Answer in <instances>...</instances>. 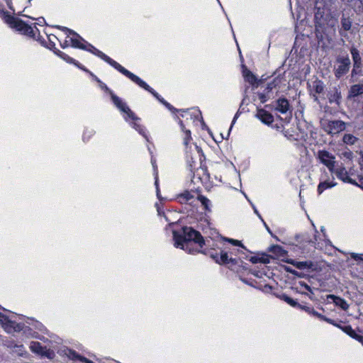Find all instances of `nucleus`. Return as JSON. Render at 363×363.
I'll return each mask as SVG.
<instances>
[{
	"label": "nucleus",
	"mask_w": 363,
	"mask_h": 363,
	"mask_svg": "<svg viewBox=\"0 0 363 363\" xmlns=\"http://www.w3.org/2000/svg\"><path fill=\"white\" fill-rule=\"evenodd\" d=\"M173 235L174 246L188 251L189 253L199 252L198 249H191L192 242L197 244L200 248L204 245V240L201 233L190 227L183 228V235L177 234L176 232H174Z\"/></svg>",
	"instance_id": "nucleus-1"
},
{
	"label": "nucleus",
	"mask_w": 363,
	"mask_h": 363,
	"mask_svg": "<svg viewBox=\"0 0 363 363\" xmlns=\"http://www.w3.org/2000/svg\"><path fill=\"white\" fill-rule=\"evenodd\" d=\"M86 50L91 52L94 55L98 56L101 59L104 60L105 62L108 63L110 65L113 67L115 69H116L118 71H119L123 74H125L128 71L125 68H124L123 66H121L119 63L112 60L111 57L105 55L101 51L99 50L96 48H94L93 45L88 44L86 46Z\"/></svg>",
	"instance_id": "nucleus-2"
},
{
	"label": "nucleus",
	"mask_w": 363,
	"mask_h": 363,
	"mask_svg": "<svg viewBox=\"0 0 363 363\" xmlns=\"http://www.w3.org/2000/svg\"><path fill=\"white\" fill-rule=\"evenodd\" d=\"M316 157L320 163L324 164L328 169L330 172H334L336 158L333 154L328 150H320L317 152Z\"/></svg>",
	"instance_id": "nucleus-3"
},
{
	"label": "nucleus",
	"mask_w": 363,
	"mask_h": 363,
	"mask_svg": "<svg viewBox=\"0 0 363 363\" xmlns=\"http://www.w3.org/2000/svg\"><path fill=\"white\" fill-rule=\"evenodd\" d=\"M5 21L10 25L11 27L16 28L18 31H21L26 35H30L33 30V28L23 22L22 20L13 17L10 15H6Z\"/></svg>",
	"instance_id": "nucleus-4"
},
{
	"label": "nucleus",
	"mask_w": 363,
	"mask_h": 363,
	"mask_svg": "<svg viewBox=\"0 0 363 363\" xmlns=\"http://www.w3.org/2000/svg\"><path fill=\"white\" fill-rule=\"evenodd\" d=\"M111 97L115 106L122 112L126 113L127 117L133 121H137L139 118L130 109V108L118 96L110 91Z\"/></svg>",
	"instance_id": "nucleus-5"
},
{
	"label": "nucleus",
	"mask_w": 363,
	"mask_h": 363,
	"mask_svg": "<svg viewBox=\"0 0 363 363\" xmlns=\"http://www.w3.org/2000/svg\"><path fill=\"white\" fill-rule=\"evenodd\" d=\"M346 128V123L342 121H328L324 124V130L328 134H337Z\"/></svg>",
	"instance_id": "nucleus-6"
},
{
	"label": "nucleus",
	"mask_w": 363,
	"mask_h": 363,
	"mask_svg": "<svg viewBox=\"0 0 363 363\" xmlns=\"http://www.w3.org/2000/svg\"><path fill=\"white\" fill-rule=\"evenodd\" d=\"M337 67L335 69V75L340 78L348 72L350 67V60L347 57H340L337 59Z\"/></svg>",
	"instance_id": "nucleus-7"
},
{
	"label": "nucleus",
	"mask_w": 363,
	"mask_h": 363,
	"mask_svg": "<svg viewBox=\"0 0 363 363\" xmlns=\"http://www.w3.org/2000/svg\"><path fill=\"white\" fill-rule=\"evenodd\" d=\"M125 76L128 77L130 80H132L133 82L137 84L140 87L151 93L156 99H160V95L153 89H152L148 84H147L144 81H143L140 78H139L133 73L130 72V71H128Z\"/></svg>",
	"instance_id": "nucleus-8"
},
{
	"label": "nucleus",
	"mask_w": 363,
	"mask_h": 363,
	"mask_svg": "<svg viewBox=\"0 0 363 363\" xmlns=\"http://www.w3.org/2000/svg\"><path fill=\"white\" fill-rule=\"evenodd\" d=\"M350 52L353 60V69L352 70V74H357L361 71L362 66V57L359 50L354 47L351 48Z\"/></svg>",
	"instance_id": "nucleus-9"
},
{
	"label": "nucleus",
	"mask_w": 363,
	"mask_h": 363,
	"mask_svg": "<svg viewBox=\"0 0 363 363\" xmlns=\"http://www.w3.org/2000/svg\"><path fill=\"white\" fill-rule=\"evenodd\" d=\"M0 323L7 333L21 331L23 328L21 325L9 320L6 316H5V320L0 321Z\"/></svg>",
	"instance_id": "nucleus-10"
},
{
	"label": "nucleus",
	"mask_w": 363,
	"mask_h": 363,
	"mask_svg": "<svg viewBox=\"0 0 363 363\" xmlns=\"http://www.w3.org/2000/svg\"><path fill=\"white\" fill-rule=\"evenodd\" d=\"M333 173L335 174L337 177L344 182L357 184L354 181L349 177L347 171L342 166L338 167L337 169L335 167L334 172Z\"/></svg>",
	"instance_id": "nucleus-11"
},
{
	"label": "nucleus",
	"mask_w": 363,
	"mask_h": 363,
	"mask_svg": "<svg viewBox=\"0 0 363 363\" xmlns=\"http://www.w3.org/2000/svg\"><path fill=\"white\" fill-rule=\"evenodd\" d=\"M62 30H64V31H66V32H68L69 34H72L74 35H76L78 38H71V43H72V46L74 47V48H79V49H82V50H86V45H85L82 41H84V40L77 34L74 31L67 28H65V27H62Z\"/></svg>",
	"instance_id": "nucleus-12"
},
{
	"label": "nucleus",
	"mask_w": 363,
	"mask_h": 363,
	"mask_svg": "<svg viewBox=\"0 0 363 363\" xmlns=\"http://www.w3.org/2000/svg\"><path fill=\"white\" fill-rule=\"evenodd\" d=\"M256 116L262 123L267 125L272 123L274 121L273 116L270 113L264 109H259L257 112Z\"/></svg>",
	"instance_id": "nucleus-13"
},
{
	"label": "nucleus",
	"mask_w": 363,
	"mask_h": 363,
	"mask_svg": "<svg viewBox=\"0 0 363 363\" xmlns=\"http://www.w3.org/2000/svg\"><path fill=\"white\" fill-rule=\"evenodd\" d=\"M211 256L219 264L237 263L235 259L228 257L227 252H221L220 255L216 254Z\"/></svg>",
	"instance_id": "nucleus-14"
},
{
	"label": "nucleus",
	"mask_w": 363,
	"mask_h": 363,
	"mask_svg": "<svg viewBox=\"0 0 363 363\" xmlns=\"http://www.w3.org/2000/svg\"><path fill=\"white\" fill-rule=\"evenodd\" d=\"M310 91L313 94L314 99L315 101L318 100V97L315 96L317 94H321L324 91L323 83L320 80H315L312 82L311 84L309 85Z\"/></svg>",
	"instance_id": "nucleus-15"
},
{
	"label": "nucleus",
	"mask_w": 363,
	"mask_h": 363,
	"mask_svg": "<svg viewBox=\"0 0 363 363\" xmlns=\"http://www.w3.org/2000/svg\"><path fill=\"white\" fill-rule=\"evenodd\" d=\"M333 325H336V324H335L334 323H333ZM337 326L339 327L342 331H344L349 336L355 339L358 342H361L362 345H363V337L357 334L356 332L352 328V327L350 325L340 326V325H337Z\"/></svg>",
	"instance_id": "nucleus-16"
},
{
	"label": "nucleus",
	"mask_w": 363,
	"mask_h": 363,
	"mask_svg": "<svg viewBox=\"0 0 363 363\" xmlns=\"http://www.w3.org/2000/svg\"><path fill=\"white\" fill-rule=\"evenodd\" d=\"M327 299L332 300L333 303L335 304V306H339L344 311H347L349 308V304L347 303V301L339 296H336L333 294H330L327 296Z\"/></svg>",
	"instance_id": "nucleus-17"
},
{
	"label": "nucleus",
	"mask_w": 363,
	"mask_h": 363,
	"mask_svg": "<svg viewBox=\"0 0 363 363\" xmlns=\"http://www.w3.org/2000/svg\"><path fill=\"white\" fill-rule=\"evenodd\" d=\"M290 108L289 102L286 99H279L277 101L276 110L281 113H286Z\"/></svg>",
	"instance_id": "nucleus-18"
},
{
	"label": "nucleus",
	"mask_w": 363,
	"mask_h": 363,
	"mask_svg": "<svg viewBox=\"0 0 363 363\" xmlns=\"http://www.w3.org/2000/svg\"><path fill=\"white\" fill-rule=\"evenodd\" d=\"M30 348L32 352L41 355H47L49 352L48 350H46L45 347H43L38 342H32Z\"/></svg>",
	"instance_id": "nucleus-19"
},
{
	"label": "nucleus",
	"mask_w": 363,
	"mask_h": 363,
	"mask_svg": "<svg viewBox=\"0 0 363 363\" xmlns=\"http://www.w3.org/2000/svg\"><path fill=\"white\" fill-rule=\"evenodd\" d=\"M301 309L304 310L307 313L313 315L314 316L320 318V320L326 321L327 323H329L330 324H333V320H331L330 318H328L325 316H324V315H321L320 313H318L313 308H310V307H308V306H302V308H301Z\"/></svg>",
	"instance_id": "nucleus-20"
},
{
	"label": "nucleus",
	"mask_w": 363,
	"mask_h": 363,
	"mask_svg": "<svg viewBox=\"0 0 363 363\" xmlns=\"http://www.w3.org/2000/svg\"><path fill=\"white\" fill-rule=\"evenodd\" d=\"M363 94V84H354L350 89V97H355Z\"/></svg>",
	"instance_id": "nucleus-21"
},
{
	"label": "nucleus",
	"mask_w": 363,
	"mask_h": 363,
	"mask_svg": "<svg viewBox=\"0 0 363 363\" xmlns=\"http://www.w3.org/2000/svg\"><path fill=\"white\" fill-rule=\"evenodd\" d=\"M179 123L181 128L183 130L184 134V144L185 145H187L189 142V140H191V131L189 130H186L185 129V127H184V125L182 121L180 120Z\"/></svg>",
	"instance_id": "nucleus-22"
},
{
	"label": "nucleus",
	"mask_w": 363,
	"mask_h": 363,
	"mask_svg": "<svg viewBox=\"0 0 363 363\" xmlns=\"http://www.w3.org/2000/svg\"><path fill=\"white\" fill-rule=\"evenodd\" d=\"M342 140L344 143L352 145L355 144V143L358 140V138L352 134H345L343 136Z\"/></svg>",
	"instance_id": "nucleus-23"
},
{
	"label": "nucleus",
	"mask_w": 363,
	"mask_h": 363,
	"mask_svg": "<svg viewBox=\"0 0 363 363\" xmlns=\"http://www.w3.org/2000/svg\"><path fill=\"white\" fill-rule=\"evenodd\" d=\"M281 298L293 307H298L300 308H302V305L298 303L296 301H294V299H292L286 294H282L281 296Z\"/></svg>",
	"instance_id": "nucleus-24"
},
{
	"label": "nucleus",
	"mask_w": 363,
	"mask_h": 363,
	"mask_svg": "<svg viewBox=\"0 0 363 363\" xmlns=\"http://www.w3.org/2000/svg\"><path fill=\"white\" fill-rule=\"evenodd\" d=\"M335 185V183H331V182H320L318 186V192L319 194H322V192L324 190H325L328 188H331V187L334 186Z\"/></svg>",
	"instance_id": "nucleus-25"
},
{
	"label": "nucleus",
	"mask_w": 363,
	"mask_h": 363,
	"mask_svg": "<svg viewBox=\"0 0 363 363\" xmlns=\"http://www.w3.org/2000/svg\"><path fill=\"white\" fill-rule=\"evenodd\" d=\"M293 264L298 269H309L311 268L313 264L311 262H296V263H293Z\"/></svg>",
	"instance_id": "nucleus-26"
},
{
	"label": "nucleus",
	"mask_w": 363,
	"mask_h": 363,
	"mask_svg": "<svg viewBox=\"0 0 363 363\" xmlns=\"http://www.w3.org/2000/svg\"><path fill=\"white\" fill-rule=\"evenodd\" d=\"M12 352L18 356H23L26 350L23 345H15L13 347Z\"/></svg>",
	"instance_id": "nucleus-27"
},
{
	"label": "nucleus",
	"mask_w": 363,
	"mask_h": 363,
	"mask_svg": "<svg viewBox=\"0 0 363 363\" xmlns=\"http://www.w3.org/2000/svg\"><path fill=\"white\" fill-rule=\"evenodd\" d=\"M245 78L252 85L257 82L256 77L249 70L245 72Z\"/></svg>",
	"instance_id": "nucleus-28"
},
{
	"label": "nucleus",
	"mask_w": 363,
	"mask_h": 363,
	"mask_svg": "<svg viewBox=\"0 0 363 363\" xmlns=\"http://www.w3.org/2000/svg\"><path fill=\"white\" fill-rule=\"evenodd\" d=\"M341 25L342 29L349 30L351 28L352 22L349 18L342 17L341 19Z\"/></svg>",
	"instance_id": "nucleus-29"
},
{
	"label": "nucleus",
	"mask_w": 363,
	"mask_h": 363,
	"mask_svg": "<svg viewBox=\"0 0 363 363\" xmlns=\"http://www.w3.org/2000/svg\"><path fill=\"white\" fill-rule=\"evenodd\" d=\"M199 200L201 203V204L203 206L206 210H209V205L211 203V201L209 199H208L206 197L203 196H199Z\"/></svg>",
	"instance_id": "nucleus-30"
},
{
	"label": "nucleus",
	"mask_w": 363,
	"mask_h": 363,
	"mask_svg": "<svg viewBox=\"0 0 363 363\" xmlns=\"http://www.w3.org/2000/svg\"><path fill=\"white\" fill-rule=\"evenodd\" d=\"M182 113H183L181 115L182 117H183V118L186 117V119H188V116H190V118H192V116H196V114H197V113L200 114V111H197V110H195L193 112H190L189 111H183Z\"/></svg>",
	"instance_id": "nucleus-31"
},
{
	"label": "nucleus",
	"mask_w": 363,
	"mask_h": 363,
	"mask_svg": "<svg viewBox=\"0 0 363 363\" xmlns=\"http://www.w3.org/2000/svg\"><path fill=\"white\" fill-rule=\"evenodd\" d=\"M250 261L254 264L257 263L259 262H263V263H267V262H269V259H264V258L260 259V258H257L256 257H252L250 258Z\"/></svg>",
	"instance_id": "nucleus-32"
},
{
	"label": "nucleus",
	"mask_w": 363,
	"mask_h": 363,
	"mask_svg": "<svg viewBox=\"0 0 363 363\" xmlns=\"http://www.w3.org/2000/svg\"><path fill=\"white\" fill-rule=\"evenodd\" d=\"M33 325L35 327V328H36L40 331H44V330H45L44 325L41 323H40L37 320L33 322Z\"/></svg>",
	"instance_id": "nucleus-33"
},
{
	"label": "nucleus",
	"mask_w": 363,
	"mask_h": 363,
	"mask_svg": "<svg viewBox=\"0 0 363 363\" xmlns=\"http://www.w3.org/2000/svg\"><path fill=\"white\" fill-rule=\"evenodd\" d=\"M227 240L232 243L233 245H235V246H241V247H243L241 242L239 241V240H233V239H227Z\"/></svg>",
	"instance_id": "nucleus-34"
},
{
	"label": "nucleus",
	"mask_w": 363,
	"mask_h": 363,
	"mask_svg": "<svg viewBox=\"0 0 363 363\" xmlns=\"http://www.w3.org/2000/svg\"><path fill=\"white\" fill-rule=\"evenodd\" d=\"M181 198H183L184 199H185V201H188L193 198V196L190 193L186 192L185 194H183L181 196Z\"/></svg>",
	"instance_id": "nucleus-35"
},
{
	"label": "nucleus",
	"mask_w": 363,
	"mask_h": 363,
	"mask_svg": "<svg viewBox=\"0 0 363 363\" xmlns=\"http://www.w3.org/2000/svg\"><path fill=\"white\" fill-rule=\"evenodd\" d=\"M299 284H300V286L301 288H304L305 289H306L307 291H310L311 294H313V292H312V290H311V287L307 284L301 281V282H299Z\"/></svg>",
	"instance_id": "nucleus-36"
},
{
	"label": "nucleus",
	"mask_w": 363,
	"mask_h": 363,
	"mask_svg": "<svg viewBox=\"0 0 363 363\" xmlns=\"http://www.w3.org/2000/svg\"><path fill=\"white\" fill-rule=\"evenodd\" d=\"M351 257L355 260H363L362 255L356 253H352Z\"/></svg>",
	"instance_id": "nucleus-37"
},
{
	"label": "nucleus",
	"mask_w": 363,
	"mask_h": 363,
	"mask_svg": "<svg viewBox=\"0 0 363 363\" xmlns=\"http://www.w3.org/2000/svg\"><path fill=\"white\" fill-rule=\"evenodd\" d=\"M161 103H162L163 104H164L167 107H168L169 108H170V105L169 104H168L167 101H165L162 98H160L158 99Z\"/></svg>",
	"instance_id": "nucleus-38"
},
{
	"label": "nucleus",
	"mask_w": 363,
	"mask_h": 363,
	"mask_svg": "<svg viewBox=\"0 0 363 363\" xmlns=\"http://www.w3.org/2000/svg\"><path fill=\"white\" fill-rule=\"evenodd\" d=\"M259 99H260V100H261V101H262V103H264V102L266 101V99H265V96H264V95H263V94H260V96H259Z\"/></svg>",
	"instance_id": "nucleus-39"
},
{
	"label": "nucleus",
	"mask_w": 363,
	"mask_h": 363,
	"mask_svg": "<svg viewBox=\"0 0 363 363\" xmlns=\"http://www.w3.org/2000/svg\"><path fill=\"white\" fill-rule=\"evenodd\" d=\"M5 315H4L3 313H1L0 312V321H4L5 320Z\"/></svg>",
	"instance_id": "nucleus-40"
},
{
	"label": "nucleus",
	"mask_w": 363,
	"mask_h": 363,
	"mask_svg": "<svg viewBox=\"0 0 363 363\" xmlns=\"http://www.w3.org/2000/svg\"><path fill=\"white\" fill-rule=\"evenodd\" d=\"M5 315H4L3 313H1L0 312V321H4L5 320Z\"/></svg>",
	"instance_id": "nucleus-41"
},
{
	"label": "nucleus",
	"mask_w": 363,
	"mask_h": 363,
	"mask_svg": "<svg viewBox=\"0 0 363 363\" xmlns=\"http://www.w3.org/2000/svg\"><path fill=\"white\" fill-rule=\"evenodd\" d=\"M5 315H4L3 313H1L0 312V321H4L5 320Z\"/></svg>",
	"instance_id": "nucleus-42"
},
{
	"label": "nucleus",
	"mask_w": 363,
	"mask_h": 363,
	"mask_svg": "<svg viewBox=\"0 0 363 363\" xmlns=\"http://www.w3.org/2000/svg\"><path fill=\"white\" fill-rule=\"evenodd\" d=\"M335 23H336V20L335 19H331V23H330V26L332 27H334L335 26Z\"/></svg>",
	"instance_id": "nucleus-43"
},
{
	"label": "nucleus",
	"mask_w": 363,
	"mask_h": 363,
	"mask_svg": "<svg viewBox=\"0 0 363 363\" xmlns=\"http://www.w3.org/2000/svg\"><path fill=\"white\" fill-rule=\"evenodd\" d=\"M136 130H139V128H140V125L136 124V123H134V126H133Z\"/></svg>",
	"instance_id": "nucleus-44"
},
{
	"label": "nucleus",
	"mask_w": 363,
	"mask_h": 363,
	"mask_svg": "<svg viewBox=\"0 0 363 363\" xmlns=\"http://www.w3.org/2000/svg\"><path fill=\"white\" fill-rule=\"evenodd\" d=\"M359 164L362 167L363 166V157H362L360 162H359Z\"/></svg>",
	"instance_id": "nucleus-45"
},
{
	"label": "nucleus",
	"mask_w": 363,
	"mask_h": 363,
	"mask_svg": "<svg viewBox=\"0 0 363 363\" xmlns=\"http://www.w3.org/2000/svg\"><path fill=\"white\" fill-rule=\"evenodd\" d=\"M352 155L351 152H348V153H345V155L347 156V157H350V155Z\"/></svg>",
	"instance_id": "nucleus-46"
},
{
	"label": "nucleus",
	"mask_w": 363,
	"mask_h": 363,
	"mask_svg": "<svg viewBox=\"0 0 363 363\" xmlns=\"http://www.w3.org/2000/svg\"><path fill=\"white\" fill-rule=\"evenodd\" d=\"M267 89H272V86H270V84H268Z\"/></svg>",
	"instance_id": "nucleus-47"
},
{
	"label": "nucleus",
	"mask_w": 363,
	"mask_h": 363,
	"mask_svg": "<svg viewBox=\"0 0 363 363\" xmlns=\"http://www.w3.org/2000/svg\"><path fill=\"white\" fill-rule=\"evenodd\" d=\"M235 120H236V116L233 118V124L235 123Z\"/></svg>",
	"instance_id": "nucleus-48"
}]
</instances>
